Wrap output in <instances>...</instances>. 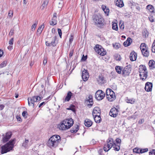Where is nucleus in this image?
I'll return each instance as SVG.
<instances>
[{
    "instance_id": "obj_1",
    "label": "nucleus",
    "mask_w": 155,
    "mask_h": 155,
    "mask_svg": "<svg viewBox=\"0 0 155 155\" xmlns=\"http://www.w3.org/2000/svg\"><path fill=\"white\" fill-rule=\"evenodd\" d=\"M74 124V121L71 118L64 120L61 122L58 126L59 129L61 130H65L70 128Z\"/></svg>"
},
{
    "instance_id": "obj_2",
    "label": "nucleus",
    "mask_w": 155,
    "mask_h": 155,
    "mask_svg": "<svg viewBox=\"0 0 155 155\" xmlns=\"http://www.w3.org/2000/svg\"><path fill=\"white\" fill-rule=\"evenodd\" d=\"M61 139V137L58 135H54L49 138L47 143V145L51 148H55L59 144Z\"/></svg>"
},
{
    "instance_id": "obj_3",
    "label": "nucleus",
    "mask_w": 155,
    "mask_h": 155,
    "mask_svg": "<svg viewBox=\"0 0 155 155\" xmlns=\"http://www.w3.org/2000/svg\"><path fill=\"white\" fill-rule=\"evenodd\" d=\"M92 20L94 25L101 28L104 25V19L100 14H94L92 17Z\"/></svg>"
},
{
    "instance_id": "obj_4",
    "label": "nucleus",
    "mask_w": 155,
    "mask_h": 155,
    "mask_svg": "<svg viewBox=\"0 0 155 155\" xmlns=\"http://www.w3.org/2000/svg\"><path fill=\"white\" fill-rule=\"evenodd\" d=\"M14 140L10 141L1 147V153L4 154L9 151L12 149L14 146Z\"/></svg>"
},
{
    "instance_id": "obj_5",
    "label": "nucleus",
    "mask_w": 155,
    "mask_h": 155,
    "mask_svg": "<svg viewBox=\"0 0 155 155\" xmlns=\"http://www.w3.org/2000/svg\"><path fill=\"white\" fill-rule=\"evenodd\" d=\"M139 71L140 79L143 81L145 80L148 76L146 66L143 65H140L139 66Z\"/></svg>"
},
{
    "instance_id": "obj_6",
    "label": "nucleus",
    "mask_w": 155,
    "mask_h": 155,
    "mask_svg": "<svg viewBox=\"0 0 155 155\" xmlns=\"http://www.w3.org/2000/svg\"><path fill=\"white\" fill-rule=\"evenodd\" d=\"M96 52L101 56H104L106 54V51L100 45H97L94 48Z\"/></svg>"
},
{
    "instance_id": "obj_7",
    "label": "nucleus",
    "mask_w": 155,
    "mask_h": 155,
    "mask_svg": "<svg viewBox=\"0 0 155 155\" xmlns=\"http://www.w3.org/2000/svg\"><path fill=\"white\" fill-rule=\"evenodd\" d=\"M105 96L104 93L101 90H98L95 94V98L97 100L103 99Z\"/></svg>"
},
{
    "instance_id": "obj_8",
    "label": "nucleus",
    "mask_w": 155,
    "mask_h": 155,
    "mask_svg": "<svg viewBox=\"0 0 155 155\" xmlns=\"http://www.w3.org/2000/svg\"><path fill=\"white\" fill-rule=\"evenodd\" d=\"M56 39V36L53 38H50L48 41L46 42V45L48 46H55L56 45V43L55 42Z\"/></svg>"
},
{
    "instance_id": "obj_9",
    "label": "nucleus",
    "mask_w": 155,
    "mask_h": 155,
    "mask_svg": "<svg viewBox=\"0 0 155 155\" xmlns=\"http://www.w3.org/2000/svg\"><path fill=\"white\" fill-rule=\"evenodd\" d=\"M118 112L119 110L117 109L115 107H113L110 109L109 112V115L112 117H115L118 114Z\"/></svg>"
},
{
    "instance_id": "obj_10",
    "label": "nucleus",
    "mask_w": 155,
    "mask_h": 155,
    "mask_svg": "<svg viewBox=\"0 0 155 155\" xmlns=\"http://www.w3.org/2000/svg\"><path fill=\"white\" fill-rule=\"evenodd\" d=\"M12 135V134L11 132H8L6 133L5 135L3 134L2 135L3 136L2 140V142L5 143L8 141L11 138Z\"/></svg>"
},
{
    "instance_id": "obj_11",
    "label": "nucleus",
    "mask_w": 155,
    "mask_h": 155,
    "mask_svg": "<svg viewBox=\"0 0 155 155\" xmlns=\"http://www.w3.org/2000/svg\"><path fill=\"white\" fill-rule=\"evenodd\" d=\"M131 69L130 67L126 66L123 68L122 72V74L124 76H128L130 73Z\"/></svg>"
},
{
    "instance_id": "obj_12",
    "label": "nucleus",
    "mask_w": 155,
    "mask_h": 155,
    "mask_svg": "<svg viewBox=\"0 0 155 155\" xmlns=\"http://www.w3.org/2000/svg\"><path fill=\"white\" fill-rule=\"evenodd\" d=\"M82 78L84 81H87L89 77V74L87 70L84 69L82 71Z\"/></svg>"
},
{
    "instance_id": "obj_13",
    "label": "nucleus",
    "mask_w": 155,
    "mask_h": 155,
    "mask_svg": "<svg viewBox=\"0 0 155 155\" xmlns=\"http://www.w3.org/2000/svg\"><path fill=\"white\" fill-rule=\"evenodd\" d=\"M152 87V83L148 82L146 83L144 88L147 91H151Z\"/></svg>"
},
{
    "instance_id": "obj_14",
    "label": "nucleus",
    "mask_w": 155,
    "mask_h": 155,
    "mask_svg": "<svg viewBox=\"0 0 155 155\" xmlns=\"http://www.w3.org/2000/svg\"><path fill=\"white\" fill-rule=\"evenodd\" d=\"M100 109L98 107H95L93 111L92 115L93 116H100Z\"/></svg>"
},
{
    "instance_id": "obj_15",
    "label": "nucleus",
    "mask_w": 155,
    "mask_h": 155,
    "mask_svg": "<svg viewBox=\"0 0 155 155\" xmlns=\"http://www.w3.org/2000/svg\"><path fill=\"white\" fill-rule=\"evenodd\" d=\"M115 99V96L114 91L112 90L110 94L108 97L107 96V99L110 101H112Z\"/></svg>"
},
{
    "instance_id": "obj_16",
    "label": "nucleus",
    "mask_w": 155,
    "mask_h": 155,
    "mask_svg": "<svg viewBox=\"0 0 155 155\" xmlns=\"http://www.w3.org/2000/svg\"><path fill=\"white\" fill-rule=\"evenodd\" d=\"M84 124L87 127H90L92 125V122L90 120L87 119L84 121Z\"/></svg>"
},
{
    "instance_id": "obj_17",
    "label": "nucleus",
    "mask_w": 155,
    "mask_h": 155,
    "mask_svg": "<svg viewBox=\"0 0 155 155\" xmlns=\"http://www.w3.org/2000/svg\"><path fill=\"white\" fill-rule=\"evenodd\" d=\"M115 142L114 141L113 139L111 138H109L107 140V143L111 147L114 146Z\"/></svg>"
},
{
    "instance_id": "obj_18",
    "label": "nucleus",
    "mask_w": 155,
    "mask_h": 155,
    "mask_svg": "<svg viewBox=\"0 0 155 155\" xmlns=\"http://www.w3.org/2000/svg\"><path fill=\"white\" fill-rule=\"evenodd\" d=\"M86 101L89 102V103H90L89 104V105L91 106L93 103L92 95L91 94L89 95L88 97L87 98H86Z\"/></svg>"
},
{
    "instance_id": "obj_19",
    "label": "nucleus",
    "mask_w": 155,
    "mask_h": 155,
    "mask_svg": "<svg viewBox=\"0 0 155 155\" xmlns=\"http://www.w3.org/2000/svg\"><path fill=\"white\" fill-rule=\"evenodd\" d=\"M130 59L131 61H136V53L134 51L131 52L130 55Z\"/></svg>"
},
{
    "instance_id": "obj_20",
    "label": "nucleus",
    "mask_w": 155,
    "mask_h": 155,
    "mask_svg": "<svg viewBox=\"0 0 155 155\" xmlns=\"http://www.w3.org/2000/svg\"><path fill=\"white\" fill-rule=\"evenodd\" d=\"M148 64L150 69H153L155 68V62L153 60L149 61Z\"/></svg>"
},
{
    "instance_id": "obj_21",
    "label": "nucleus",
    "mask_w": 155,
    "mask_h": 155,
    "mask_svg": "<svg viewBox=\"0 0 155 155\" xmlns=\"http://www.w3.org/2000/svg\"><path fill=\"white\" fill-rule=\"evenodd\" d=\"M28 104L29 106H32L33 107L34 106L35 100L33 97H29L28 98Z\"/></svg>"
},
{
    "instance_id": "obj_22",
    "label": "nucleus",
    "mask_w": 155,
    "mask_h": 155,
    "mask_svg": "<svg viewBox=\"0 0 155 155\" xmlns=\"http://www.w3.org/2000/svg\"><path fill=\"white\" fill-rule=\"evenodd\" d=\"M140 48L141 51H144L146 49L148 48V47L145 43H142L140 45Z\"/></svg>"
},
{
    "instance_id": "obj_23",
    "label": "nucleus",
    "mask_w": 155,
    "mask_h": 155,
    "mask_svg": "<svg viewBox=\"0 0 155 155\" xmlns=\"http://www.w3.org/2000/svg\"><path fill=\"white\" fill-rule=\"evenodd\" d=\"M72 93L71 91H68L67 93V95L64 99L65 101H68L70 100Z\"/></svg>"
},
{
    "instance_id": "obj_24",
    "label": "nucleus",
    "mask_w": 155,
    "mask_h": 155,
    "mask_svg": "<svg viewBox=\"0 0 155 155\" xmlns=\"http://www.w3.org/2000/svg\"><path fill=\"white\" fill-rule=\"evenodd\" d=\"M79 127L78 125H76L74 127H73L72 128L71 130V133H76L78 130Z\"/></svg>"
},
{
    "instance_id": "obj_25",
    "label": "nucleus",
    "mask_w": 155,
    "mask_h": 155,
    "mask_svg": "<svg viewBox=\"0 0 155 155\" xmlns=\"http://www.w3.org/2000/svg\"><path fill=\"white\" fill-rule=\"evenodd\" d=\"M141 52L143 56L146 57H148L150 54V52L148 48L146 49L144 51H141Z\"/></svg>"
},
{
    "instance_id": "obj_26",
    "label": "nucleus",
    "mask_w": 155,
    "mask_h": 155,
    "mask_svg": "<svg viewBox=\"0 0 155 155\" xmlns=\"http://www.w3.org/2000/svg\"><path fill=\"white\" fill-rule=\"evenodd\" d=\"M115 3L116 5L119 7H123L124 5L123 2L121 0H117Z\"/></svg>"
},
{
    "instance_id": "obj_27",
    "label": "nucleus",
    "mask_w": 155,
    "mask_h": 155,
    "mask_svg": "<svg viewBox=\"0 0 155 155\" xmlns=\"http://www.w3.org/2000/svg\"><path fill=\"white\" fill-rule=\"evenodd\" d=\"M123 68L120 66H117L115 67V69L116 72L118 74H120L122 72Z\"/></svg>"
},
{
    "instance_id": "obj_28",
    "label": "nucleus",
    "mask_w": 155,
    "mask_h": 155,
    "mask_svg": "<svg viewBox=\"0 0 155 155\" xmlns=\"http://www.w3.org/2000/svg\"><path fill=\"white\" fill-rule=\"evenodd\" d=\"M131 40L130 38H127L126 41H125L123 45L125 47H127L130 45V41Z\"/></svg>"
},
{
    "instance_id": "obj_29",
    "label": "nucleus",
    "mask_w": 155,
    "mask_h": 155,
    "mask_svg": "<svg viewBox=\"0 0 155 155\" xmlns=\"http://www.w3.org/2000/svg\"><path fill=\"white\" fill-rule=\"evenodd\" d=\"M120 144H116L115 143H114V146H113V147L114 148V149L115 151H118L120 150Z\"/></svg>"
},
{
    "instance_id": "obj_30",
    "label": "nucleus",
    "mask_w": 155,
    "mask_h": 155,
    "mask_svg": "<svg viewBox=\"0 0 155 155\" xmlns=\"http://www.w3.org/2000/svg\"><path fill=\"white\" fill-rule=\"evenodd\" d=\"M93 117L96 123H99L101 122V119L100 116H94Z\"/></svg>"
},
{
    "instance_id": "obj_31",
    "label": "nucleus",
    "mask_w": 155,
    "mask_h": 155,
    "mask_svg": "<svg viewBox=\"0 0 155 155\" xmlns=\"http://www.w3.org/2000/svg\"><path fill=\"white\" fill-rule=\"evenodd\" d=\"M143 36L144 38H147L148 37L149 33L146 29H144L143 31Z\"/></svg>"
},
{
    "instance_id": "obj_32",
    "label": "nucleus",
    "mask_w": 155,
    "mask_h": 155,
    "mask_svg": "<svg viewBox=\"0 0 155 155\" xmlns=\"http://www.w3.org/2000/svg\"><path fill=\"white\" fill-rule=\"evenodd\" d=\"M57 18L53 17L52 21L50 22V24L52 25H55L57 24Z\"/></svg>"
},
{
    "instance_id": "obj_33",
    "label": "nucleus",
    "mask_w": 155,
    "mask_h": 155,
    "mask_svg": "<svg viewBox=\"0 0 155 155\" xmlns=\"http://www.w3.org/2000/svg\"><path fill=\"white\" fill-rule=\"evenodd\" d=\"M111 148L110 146L107 143L104 147V150L105 152H107Z\"/></svg>"
},
{
    "instance_id": "obj_34",
    "label": "nucleus",
    "mask_w": 155,
    "mask_h": 155,
    "mask_svg": "<svg viewBox=\"0 0 155 155\" xmlns=\"http://www.w3.org/2000/svg\"><path fill=\"white\" fill-rule=\"evenodd\" d=\"M146 8L151 12H153L154 11V7L153 5H147Z\"/></svg>"
},
{
    "instance_id": "obj_35",
    "label": "nucleus",
    "mask_w": 155,
    "mask_h": 155,
    "mask_svg": "<svg viewBox=\"0 0 155 155\" xmlns=\"http://www.w3.org/2000/svg\"><path fill=\"white\" fill-rule=\"evenodd\" d=\"M104 79V77L101 74L99 75L98 76V78L97 79V81L98 82L101 83L103 82Z\"/></svg>"
},
{
    "instance_id": "obj_36",
    "label": "nucleus",
    "mask_w": 155,
    "mask_h": 155,
    "mask_svg": "<svg viewBox=\"0 0 155 155\" xmlns=\"http://www.w3.org/2000/svg\"><path fill=\"white\" fill-rule=\"evenodd\" d=\"M126 101L127 103L132 104L134 103L135 101V100L134 99H128L127 98V99H126Z\"/></svg>"
},
{
    "instance_id": "obj_37",
    "label": "nucleus",
    "mask_w": 155,
    "mask_h": 155,
    "mask_svg": "<svg viewBox=\"0 0 155 155\" xmlns=\"http://www.w3.org/2000/svg\"><path fill=\"white\" fill-rule=\"evenodd\" d=\"M35 100V102H38L41 99V98L39 96H34L33 97Z\"/></svg>"
},
{
    "instance_id": "obj_38",
    "label": "nucleus",
    "mask_w": 155,
    "mask_h": 155,
    "mask_svg": "<svg viewBox=\"0 0 155 155\" xmlns=\"http://www.w3.org/2000/svg\"><path fill=\"white\" fill-rule=\"evenodd\" d=\"M44 28V25H43L40 26L37 30L38 32L39 33V34H41L43 30V29Z\"/></svg>"
},
{
    "instance_id": "obj_39",
    "label": "nucleus",
    "mask_w": 155,
    "mask_h": 155,
    "mask_svg": "<svg viewBox=\"0 0 155 155\" xmlns=\"http://www.w3.org/2000/svg\"><path fill=\"white\" fill-rule=\"evenodd\" d=\"M112 28L114 30L117 31L118 29L117 24L116 23H113L112 24Z\"/></svg>"
},
{
    "instance_id": "obj_40",
    "label": "nucleus",
    "mask_w": 155,
    "mask_h": 155,
    "mask_svg": "<svg viewBox=\"0 0 155 155\" xmlns=\"http://www.w3.org/2000/svg\"><path fill=\"white\" fill-rule=\"evenodd\" d=\"M28 140L25 139V141L23 143L22 146L25 147H26L28 146Z\"/></svg>"
},
{
    "instance_id": "obj_41",
    "label": "nucleus",
    "mask_w": 155,
    "mask_h": 155,
    "mask_svg": "<svg viewBox=\"0 0 155 155\" xmlns=\"http://www.w3.org/2000/svg\"><path fill=\"white\" fill-rule=\"evenodd\" d=\"M148 150V149L147 148H145L144 149H141L140 148V153H143L145 152H147Z\"/></svg>"
},
{
    "instance_id": "obj_42",
    "label": "nucleus",
    "mask_w": 155,
    "mask_h": 155,
    "mask_svg": "<svg viewBox=\"0 0 155 155\" xmlns=\"http://www.w3.org/2000/svg\"><path fill=\"white\" fill-rule=\"evenodd\" d=\"M112 90L110 89H107L106 91V95L107 98V96L108 97L110 94L111 91Z\"/></svg>"
},
{
    "instance_id": "obj_43",
    "label": "nucleus",
    "mask_w": 155,
    "mask_h": 155,
    "mask_svg": "<svg viewBox=\"0 0 155 155\" xmlns=\"http://www.w3.org/2000/svg\"><path fill=\"white\" fill-rule=\"evenodd\" d=\"M114 47L116 49H118L120 46V45L119 43H116L114 45L113 44Z\"/></svg>"
},
{
    "instance_id": "obj_44",
    "label": "nucleus",
    "mask_w": 155,
    "mask_h": 155,
    "mask_svg": "<svg viewBox=\"0 0 155 155\" xmlns=\"http://www.w3.org/2000/svg\"><path fill=\"white\" fill-rule=\"evenodd\" d=\"M38 24V22H36L33 25L31 26V30L34 31H35V28L36 27Z\"/></svg>"
},
{
    "instance_id": "obj_45",
    "label": "nucleus",
    "mask_w": 155,
    "mask_h": 155,
    "mask_svg": "<svg viewBox=\"0 0 155 155\" xmlns=\"http://www.w3.org/2000/svg\"><path fill=\"white\" fill-rule=\"evenodd\" d=\"M7 61H4L0 64V68H2L5 66L6 65Z\"/></svg>"
},
{
    "instance_id": "obj_46",
    "label": "nucleus",
    "mask_w": 155,
    "mask_h": 155,
    "mask_svg": "<svg viewBox=\"0 0 155 155\" xmlns=\"http://www.w3.org/2000/svg\"><path fill=\"white\" fill-rule=\"evenodd\" d=\"M22 115L25 118H26L28 116L27 112L25 111H24L22 113Z\"/></svg>"
},
{
    "instance_id": "obj_47",
    "label": "nucleus",
    "mask_w": 155,
    "mask_h": 155,
    "mask_svg": "<svg viewBox=\"0 0 155 155\" xmlns=\"http://www.w3.org/2000/svg\"><path fill=\"white\" fill-rule=\"evenodd\" d=\"M48 3V1L47 0H46L44 1L43 3L42 4V6L43 7V8H45V6H46Z\"/></svg>"
},
{
    "instance_id": "obj_48",
    "label": "nucleus",
    "mask_w": 155,
    "mask_h": 155,
    "mask_svg": "<svg viewBox=\"0 0 155 155\" xmlns=\"http://www.w3.org/2000/svg\"><path fill=\"white\" fill-rule=\"evenodd\" d=\"M103 11L104 12L105 14L107 16H108V14L109 12V9L108 8H107L105 9Z\"/></svg>"
},
{
    "instance_id": "obj_49",
    "label": "nucleus",
    "mask_w": 155,
    "mask_h": 155,
    "mask_svg": "<svg viewBox=\"0 0 155 155\" xmlns=\"http://www.w3.org/2000/svg\"><path fill=\"white\" fill-rule=\"evenodd\" d=\"M149 19L151 22H153L154 21V19L152 16L150 15V16L149 17Z\"/></svg>"
},
{
    "instance_id": "obj_50",
    "label": "nucleus",
    "mask_w": 155,
    "mask_h": 155,
    "mask_svg": "<svg viewBox=\"0 0 155 155\" xmlns=\"http://www.w3.org/2000/svg\"><path fill=\"white\" fill-rule=\"evenodd\" d=\"M58 33L60 37L61 38L62 32H61V30L60 29L58 28Z\"/></svg>"
},
{
    "instance_id": "obj_51",
    "label": "nucleus",
    "mask_w": 155,
    "mask_h": 155,
    "mask_svg": "<svg viewBox=\"0 0 155 155\" xmlns=\"http://www.w3.org/2000/svg\"><path fill=\"white\" fill-rule=\"evenodd\" d=\"M73 40V36L72 35H71L69 39V41L70 44L71 43Z\"/></svg>"
},
{
    "instance_id": "obj_52",
    "label": "nucleus",
    "mask_w": 155,
    "mask_h": 155,
    "mask_svg": "<svg viewBox=\"0 0 155 155\" xmlns=\"http://www.w3.org/2000/svg\"><path fill=\"white\" fill-rule=\"evenodd\" d=\"M14 30L13 29H11L10 30V32L9 33V35H13L14 33Z\"/></svg>"
},
{
    "instance_id": "obj_53",
    "label": "nucleus",
    "mask_w": 155,
    "mask_h": 155,
    "mask_svg": "<svg viewBox=\"0 0 155 155\" xmlns=\"http://www.w3.org/2000/svg\"><path fill=\"white\" fill-rule=\"evenodd\" d=\"M121 140L119 138H117L116 140V142L117 143V144H119L120 143Z\"/></svg>"
},
{
    "instance_id": "obj_54",
    "label": "nucleus",
    "mask_w": 155,
    "mask_h": 155,
    "mask_svg": "<svg viewBox=\"0 0 155 155\" xmlns=\"http://www.w3.org/2000/svg\"><path fill=\"white\" fill-rule=\"evenodd\" d=\"M14 41V39L13 38H12L9 41V44L10 45H13V42Z\"/></svg>"
},
{
    "instance_id": "obj_55",
    "label": "nucleus",
    "mask_w": 155,
    "mask_h": 155,
    "mask_svg": "<svg viewBox=\"0 0 155 155\" xmlns=\"http://www.w3.org/2000/svg\"><path fill=\"white\" fill-rule=\"evenodd\" d=\"M13 12L12 11H10L8 14V16H9V17H11L13 15Z\"/></svg>"
},
{
    "instance_id": "obj_56",
    "label": "nucleus",
    "mask_w": 155,
    "mask_h": 155,
    "mask_svg": "<svg viewBox=\"0 0 155 155\" xmlns=\"http://www.w3.org/2000/svg\"><path fill=\"white\" fill-rule=\"evenodd\" d=\"M87 56H84V55H83L82 57V58L81 60L83 61H85L87 59Z\"/></svg>"
},
{
    "instance_id": "obj_57",
    "label": "nucleus",
    "mask_w": 155,
    "mask_h": 155,
    "mask_svg": "<svg viewBox=\"0 0 155 155\" xmlns=\"http://www.w3.org/2000/svg\"><path fill=\"white\" fill-rule=\"evenodd\" d=\"M55 32V29L54 28H52L51 29V33H52V36L54 35Z\"/></svg>"
},
{
    "instance_id": "obj_58",
    "label": "nucleus",
    "mask_w": 155,
    "mask_h": 155,
    "mask_svg": "<svg viewBox=\"0 0 155 155\" xmlns=\"http://www.w3.org/2000/svg\"><path fill=\"white\" fill-rule=\"evenodd\" d=\"M144 121L143 119H141L138 121V124H141L143 123Z\"/></svg>"
},
{
    "instance_id": "obj_59",
    "label": "nucleus",
    "mask_w": 155,
    "mask_h": 155,
    "mask_svg": "<svg viewBox=\"0 0 155 155\" xmlns=\"http://www.w3.org/2000/svg\"><path fill=\"white\" fill-rule=\"evenodd\" d=\"M73 52H74L73 51H70L69 54V56L70 57H71L72 56L73 54Z\"/></svg>"
},
{
    "instance_id": "obj_60",
    "label": "nucleus",
    "mask_w": 155,
    "mask_h": 155,
    "mask_svg": "<svg viewBox=\"0 0 155 155\" xmlns=\"http://www.w3.org/2000/svg\"><path fill=\"white\" fill-rule=\"evenodd\" d=\"M3 54V51L1 49H0V57H1Z\"/></svg>"
},
{
    "instance_id": "obj_61",
    "label": "nucleus",
    "mask_w": 155,
    "mask_h": 155,
    "mask_svg": "<svg viewBox=\"0 0 155 155\" xmlns=\"http://www.w3.org/2000/svg\"><path fill=\"white\" fill-rule=\"evenodd\" d=\"M12 48L13 46L11 45H9L8 47V49L9 50H11L12 49Z\"/></svg>"
},
{
    "instance_id": "obj_62",
    "label": "nucleus",
    "mask_w": 155,
    "mask_h": 155,
    "mask_svg": "<svg viewBox=\"0 0 155 155\" xmlns=\"http://www.w3.org/2000/svg\"><path fill=\"white\" fill-rule=\"evenodd\" d=\"M140 148H138L137 147H136V153H140Z\"/></svg>"
},
{
    "instance_id": "obj_63",
    "label": "nucleus",
    "mask_w": 155,
    "mask_h": 155,
    "mask_svg": "<svg viewBox=\"0 0 155 155\" xmlns=\"http://www.w3.org/2000/svg\"><path fill=\"white\" fill-rule=\"evenodd\" d=\"M101 8L102 9L103 11H104V10H105V9L107 8V7L105 5H102L101 6Z\"/></svg>"
},
{
    "instance_id": "obj_64",
    "label": "nucleus",
    "mask_w": 155,
    "mask_h": 155,
    "mask_svg": "<svg viewBox=\"0 0 155 155\" xmlns=\"http://www.w3.org/2000/svg\"><path fill=\"white\" fill-rule=\"evenodd\" d=\"M47 62V59L46 58H45L43 61V64L45 65L46 64Z\"/></svg>"
}]
</instances>
